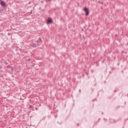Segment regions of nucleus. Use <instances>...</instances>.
<instances>
[{"instance_id":"9","label":"nucleus","mask_w":128,"mask_h":128,"mask_svg":"<svg viewBox=\"0 0 128 128\" xmlns=\"http://www.w3.org/2000/svg\"><path fill=\"white\" fill-rule=\"evenodd\" d=\"M80 126V124H77V126Z\"/></svg>"},{"instance_id":"5","label":"nucleus","mask_w":128,"mask_h":128,"mask_svg":"<svg viewBox=\"0 0 128 128\" xmlns=\"http://www.w3.org/2000/svg\"><path fill=\"white\" fill-rule=\"evenodd\" d=\"M30 46H32V48H36V43L30 44Z\"/></svg>"},{"instance_id":"11","label":"nucleus","mask_w":128,"mask_h":128,"mask_svg":"<svg viewBox=\"0 0 128 128\" xmlns=\"http://www.w3.org/2000/svg\"><path fill=\"white\" fill-rule=\"evenodd\" d=\"M104 114V112H102V114Z\"/></svg>"},{"instance_id":"4","label":"nucleus","mask_w":128,"mask_h":128,"mask_svg":"<svg viewBox=\"0 0 128 128\" xmlns=\"http://www.w3.org/2000/svg\"><path fill=\"white\" fill-rule=\"evenodd\" d=\"M54 22V21H52V18H48V24H52Z\"/></svg>"},{"instance_id":"14","label":"nucleus","mask_w":128,"mask_h":128,"mask_svg":"<svg viewBox=\"0 0 128 128\" xmlns=\"http://www.w3.org/2000/svg\"><path fill=\"white\" fill-rule=\"evenodd\" d=\"M50 0H48L49 2H50Z\"/></svg>"},{"instance_id":"2","label":"nucleus","mask_w":128,"mask_h":128,"mask_svg":"<svg viewBox=\"0 0 128 128\" xmlns=\"http://www.w3.org/2000/svg\"><path fill=\"white\" fill-rule=\"evenodd\" d=\"M42 38H39L37 40V46H40V44H42Z\"/></svg>"},{"instance_id":"13","label":"nucleus","mask_w":128,"mask_h":128,"mask_svg":"<svg viewBox=\"0 0 128 128\" xmlns=\"http://www.w3.org/2000/svg\"><path fill=\"white\" fill-rule=\"evenodd\" d=\"M2 0H0V2H1Z\"/></svg>"},{"instance_id":"12","label":"nucleus","mask_w":128,"mask_h":128,"mask_svg":"<svg viewBox=\"0 0 128 128\" xmlns=\"http://www.w3.org/2000/svg\"><path fill=\"white\" fill-rule=\"evenodd\" d=\"M101 4H104V3L102 2Z\"/></svg>"},{"instance_id":"10","label":"nucleus","mask_w":128,"mask_h":128,"mask_svg":"<svg viewBox=\"0 0 128 128\" xmlns=\"http://www.w3.org/2000/svg\"><path fill=\"white\" fill-rule=\"evenodd\" d=\"M114 92H116V90H114Z\"/></svg>"},{"instance_id":"8","label":"nucleus","mask_w":128,"mask_h":128,"mask_svg":"<svg viewBox=\"0 0 128 128\" xmlns=\"http://www.w3.org/2000/svg\"><path fill=\"white\" fill-rule=\"evenodd\" d=\"M8 36H10V33H8Z\"/></svg>"},{"instance_id":"7","label":"nucleus","mask_w":128,"mask_h":128,"mask_svg":"<svg viewBox=\"0 0 128 128\" xmlns=\"http://www.w3.org/2000/svg\"><path fill=\"white\" fill-rule=\"evenodd\" d=\"M46 24H48V19H47L46 20Z\"/></svg>"},{"instance_id":"3","label":"nucleus","mask_w":128,"mask_h":128,"mask_svg":"<svg viewBox=\"0 0 128 128\" xmlns=\"http://www.w3.org/2000/svg\"><path fill=\"white\" fill-rule=\"evenodd\" d=\"M0 4L2 6H4V8H6V4L4 1H1Z\"/></svg>"},{"instance_id":"6","label":"nucleus","mask_w":128,"mask_h":128,"mask_svg":"<svg viewBox=\"0 0 128 128\" xmlns=\"http://www.w3.org/2000/svg\"><path fill=\"white\" fill-rule=\"evenodd\" d=\"M118 108H120V106H118L116 107V110H118Z\"/></svg>"},{"instance_id":"1","label":"nucleus","mask_w":128,"mask_h":128,"mask_svg":"<svg viewBox=\"0 0 128 128\" xmlns=\"http://www.w3.org/2000/svg\"><path fill=\"white\" fill-rule=\"evenodd\" d=\"M83 10L84 11L85 13V16H88V14H90V11L88 10V9L86 8L85 7L84 9Z\"/></svg>"}]
</instances>
